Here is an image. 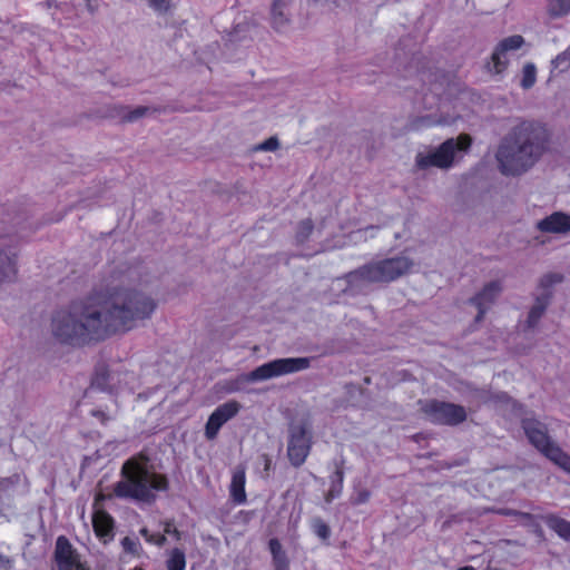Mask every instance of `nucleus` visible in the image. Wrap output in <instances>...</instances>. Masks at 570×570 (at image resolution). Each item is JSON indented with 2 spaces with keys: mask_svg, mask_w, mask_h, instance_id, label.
Masks as SVG:
<instances>
[{
  "mask_svg": "<svg viewBox=\"0 0 570 570\" xmlns=\"http://www.w3.org/2000/svg\"><path fill=\"white\" fill-rule=\"evenodd\" d=\"M472 144V138L468 134H461L456 138H449L439 147H429L419 151L415 156V167L420 170H426L435 167L449 169L453 166L458 153H465Z\"/></svg>",
  "mask_w": 570,
  "mask_h": 570,
  "instance_id": "4",
  "label": "nucleus"
},
{
  "mask_svg": "<svg viewBox=\"0 0 570 570\" xmlns=\"http://www.w3.org/2000/svg\"><path fill=\"white\" fill-rule=\"evenodd\" d=\"M285 9V4L282 1H274L272 7V19L275 28L277 29L283 28L288 21Z\"/></svg>",
  "mask_w": 570,
  "mask_h": 570,
  "instance_id": "26",
  "label": "nucleus"
},
{
  "mask_svg": "<svg viewBox=\"0 0 570 570\" xmlns=\"http://www.w3.org/2000/svg\"><path fill=\"white\" fill-rule=\"evenodd\" d=\"M147 3L158 14H165L171 9L170 0H147Z\"/></svg>",
  "mask_w": 570,
  "mask_h": 570,
  "instance_id": "31",
  "label": "nucleus"
},
{
  "mask_svg": "<svg viewBox=\"0 0 570 570\" xmlns=\"http://www.w3.org/2000/svg\"><path fill=\"white\" fill-rule=\"evenodd\" d=\"M132 570H142V569H141V568H135V569H132Z\"/></svg>",
  "mask_w": 570,
  "mask_h": 570,
  "instance_id": "46",
  "label": "nucleus"
},
{
  "mask_svg": "<svg viewBox=\"0 0 570 570\" xmlns=\"http://www.w3.org/2000/svg\"><path fill=\"white\" fill-rule=\"evenodd\" d=\"M499 513H501L503 515H517L518 511L517 510H511V509H502V510L499 511Z\"/></svg>",
  "mask_w": 570,
  "mask_h": 570,
  "instance_id": "42",
  "label": "nucleus"
},
{
  "mask_svg": "<svg viewBox=\"0 0 570 570\" xmlns=\"http://www.w3.org/2000/svg\"><path fill=\"white\" fill-rule=\"evenodd\" d=\"M0 570H10L9 561L0 556Z\"/></svg>",
  "mask_w": 570,
  "mask_h": 570,
  "instance_id": "41",
  "label": "nucleus"
},
{
  "mask_svg": "<svg viewBox=\"0 0 570 570\" xmlns=\"http://www.w3.org/2000/svg\"><path fill=\"white\" fill-rule=\"evenodd\" d=\"M156 306L155 299L144 291L124 287L81 308L59 313L52 320L51 332L62 344L81 345L135 328L151 317Z\"/></svg>",
  "mask_w": 570,
  "mask_h": 570,
  "instance_id": "1",
  "label": "nucleus"
},
{
  "mask_svg": "<svg viewBox=\"0 0 570 570\" xmlns=\"http://www.w3.org/2000/svg\"><path fill=\"white\" fill-rule=\"evenodd\" d=\"M517 515L520 517L523 520H527V521H533V519H534V517L531 513H528V512L518 511Z\"/></svg>",
  "mask_w": 570,
  "mask_h": 570,
  "instance_id": "40",
  "label": "nucleus"
},
{
  "mask_svg": "<svg viewBox=\"0 0 570 570\" xmlns=\"http://www.w3.org/2000/svg\"><path fill=\"white\" fill-rule=\"evenodd\" d=\"M313 532L322 540H327L331 534L328 525L320 519H315L312 522Z\"/></svg>",
  "mask_w": 570,
  "mask_h": 570,
  "instance_id": "30",
  "label": "nucleus"
},
{
  "mask_svg": "<svg viewBox=\"0 0 570 570\" xmlns=\"http://www.w3.org/2000/svg\"><path fill=\"white\" fill-rule=\"evenodd\" d=\"M459 570H474V568H472V567H463V568H460Z\"/></svg>",
  "mask_w": 570,
  "mask_h": 570,
  "instance_id": "45",
  "label": "nucleus"
},
{
  "mask_svg": "<svg viewBox=\"0 0 570 570\" xmlns=\"http://www.w3.org/2000/svg\"><path fill=\"white\" fill-rule=\"evenodd\" d=\"M569 60L568 52H562L556 57V59L552 60V63L556 68L561 67L563 63H566Z\"/></svg>",
  "mask_w": 570,
  "mask_h": 570,
  "instance_id": "37",
  "label": "nucleus"
},
{
  "mask_svg": "<svg viewBox=\"0 0 570 570\" xmlns=\"http://www.w3.org/2000/svg\"><path fill=\"white\" fill-rule=\"evenodd\" d=\"M523 43L524 39L520 35L510 36L499 42L491 57L497 73L502 72L508 66L507 52L518 50Z\"/></svg>",
  "mask_w": 570,
  "mask_h": 570,
  "instance_id": "12",
  "label": "nucleus"
},
{
  "mask_svg": "<svg viewBox=\"0 0 570 570\" xmlns=\"http://www.w3.org/2000/svg\"><path fill=\"white\" fill-rule=\"evenodd\" d=\"M368 498V493L367 492H362L357 499L358 502H365Z\"/></svg>",
  "mask_w": 570,
  "mask_h": 570,
  "instance_id": "43",
  "label": "nucleus"
},
{
  "mask_svg": "<svg viewBox=\"0 0 570 570\" xmlns=\"http://www.w3.org/2000/svg\"><path fill=\"white\" fill-rule=\"evenodd\" d=\"M535 228L547 234H568L570 232V215L554 212L535 224Z\"/></svg>",
  "mask_w": 570,
  "mask_h": 570,
  "instance_id": "13",
  "label": "nucleus"
},
{
  "mask_svg": "<svg viewBox=\"0 0 570 570\" xmlns=\"http://www.w3.org/2000/svg\"><path fill=\"white\" fill-rule=\"evenodd\" d=\"M478 308V315L475 316V322L479 323L484 318V315L489 308L481 306V305H474Z\"/></svg>",
  "mask_w": 570,
  "mask_h": 570,
  "instance_id": "38",
  "label": "nucleus"
},
{
  "mask_svg": "<svg viewBox=\"0 0 570 570\" xmlns=\"http://www.w3.org/2000/svg\"><path fill=\"white\" fill-rule=\"evenodd\" d=\"M309 357H283L266 362L239 376L242 383H259L309 368Z\"/></svg>",
  "mask_w": 570,
  "mask_h": 570,
  "instance_id": "5",
  "label": "nucleus"
},
{
  "mask_svg": "<svg viewBox=\"0 0 570 570\" xmlns=\"http://www.w3.org/2000/svg\"><path fill=\"white\" fill-rule=\"evenodd\" d=\"M312 232V224L309 220L302 222L298 230H297V238L299 240H304L308 237V235Z\"/></svg>",
  "mask_w": 570,
  "mask_h": 570,
  "instance_id": "34",
  "label": "nucleus"
},
{
  "mask_svg": "<svg viewBox=\"0 0 570 570\" xmlns=\"http://www.w3.org/2000/svg\"><path fill=\"white\" fill-rule=\"evenodd\" d=\"M562 281H563V276H562L561 274H558V273H548V274H544V275L540 278L538 287H539L542 292L551 291V287H552L554 284L561 283Z\"/></svg>",
  "mask_w": 570,
  "mask_h": 570,
  "instance_id": "29",
  "label": "nucleus"
},
{
  "mask_svg": "<svg viewBox=\"0 0 570 570\" xmlns=\"http://www.w3.org/2000/svg\"><path fill=\"white\" fill-rule=\"evenodd\" d=\"M92 528L96 535L106 542L112 538L114 520L107 512L97 508L92 514Z\"/></svg>",
  "mask_w": 570,
  "mask_h": 570,
  "instance_id": "17",
  "label": "nucleus"
},
{
  "mask_svg": "<svg viewBox=\"0 0 570 570\" xmlns=\"http://www.w3.org/2000/svg\"><path fill=\"white\" fill-rule=\"evenodd\" d=\"M246 475L245 470L243 468H237L233 472L232 482L229 485V493L233 501L237 504H243L246 502Z\"/></svg>",
  "mask_w": 570,
  "mask_h": 570,
  "instance_id": "19",
  "label": "nucleus"
},
{
  "mask_svg": "<svg viewBox=\"0 0 570 570\" xmlns=\"http://www.w3.org/2000/svg\"><path fill=\"white\" fill-rule=\"evenodd\" d=\"M556 465L570 474V455L566 453L559 445L550 448L547 456Z\"/></svg>",
  "mask_w": 570,
  "mask_h": 570,
  "instance_id": "23",
  "label": "nucleus"
},
{
  "mask_svg": "<svg viewBox=\"0 0 570 570\" xmlns=\"http://www.w3.org/2000/svg\"><path fill=\"white\" fill-rule=\"evenodd\" d=\"M522 429L530 443L540 451L544 456L549 453L550 448L558 444L551 440L548 434V428L544 423L534 417L522 419Z\"/></svg>",
  "mask_w": 570,
  "mask_h": 570,
  "instance_id": "8",
  "label": "nucleus"
},
{
  "mask_svg": "<svg viewBox=\"0 0 570 570\" xmlns=\"http://www.w3.org/2000/svg\"><path fill=\"white\" fill-rule=\"evenodd\" d=\"M333 472L330 475V488L324 495L327 503L338 498L343 490L344 471L341 461H334L332 463Z\"/></svg>",
  "mask_w": 570,
  "mask_h": 570,
  "instance_id": "18",
  "label": "nucleus"
},
{
  "mask_svg": "<svg viewBox=\"0 0 570 570\" xmlns=\"http://www.w3.org/2000/svg\"><path fill=\"white\" fill-rule=\"evenodd\" d=\"M552 295V291L541 292L540 294L535 295L534 304L530 308L528 318L525 321L527 327L534 328L539 324V321L544 315L548 306L551 303Z\"/></svg>",
  "mask_w": 570,
  "mask_h": 570,
  "instance_id": "16",
  "label": "nucleus"
},
{
  "mask_svg": "<svg viewBox=\"0 0 570 570\" xmlns=\"http://www.w3.org/2000/svg\"><path fill=\"white\" fill-rule=\"evenodd\" d=\"M547 525L556 531L561 538L570 541V522L559 518L554 514H548L544 517Z\"/></svg>",
  "mask_w": 570,
  "mask_h": 570,
  "instance_id": "21",
  "label": "nucleus"
},
{
  "mask_svg": "<svg viewBox=\"0 0 570 570\" xmlns=\"http://www.w3.org/2000/svg\"><path fill=\"white\" fill-rule=\"evenodd\" d=\"M494 397H495V400H498L500 402H509V401H511V397L507 393H504V392L498 393Z\"/></svg>",
  "mask_w": 570,
  "mask_h": 570,
  "instance_id": "39",
  "label": "nucleus"
},
{
  "mask_svg": "<svg viewBox=\"0 0 570 570\" xmlns=\"http://www.w3.org/2000/svg\"><path fill=\"white\" fill-rule=\"evenodd\" d=\"M269 550L273 556L275 570H288V559L278 540L269 541Z\"/></svg>",
  "mask_w": 570,
  "mask_h": 570,
  "instance_id": "22",
  "label": "nucleus"
},
{
  "mask_svg": "<svg viewBox=\"0 0 570 570\" xmlns=\"http://www.w3.org/2000/svg\"><path fill=\"white\" fill-rule=\"evenodd\" d=\"M148 111H149V109L147 107H137L128 115L127 119L130 121H134V120L147 115Z\"/></svg>",
  "mask_w": 570,
  "mask_h": 570,
  "instance_id": "35",
  "label": "nucleus"
},
{
  "mask_svg": "<svg viewBox=\"0 0 570 570\" xmlns=\"http://www.w3.org/2000/svg\"><path fill=\"white\" fill-rule=\"evenodd\" d=\"M392 265L390 261L380 262L365 266L350 275L351 279H363L368 282H380L389 277Z\"/></svg>",
  "mask_w": 570,
  "mask_h": 570,
  "instance_id": "14",
  "label": "nucleus"
},
{
  "mask_svg": "<svg viewBox=\"0 0 570 570\" xmlns=\"http://www.w3.org/2000/svg\"><path fill=\"white\" fill-rule=\"evenodd\" d=\"M548 130L538 121L519 119L501 138L495 160L504 176H520L531 169L549 149Z\"/></svg>",
  "mask_w": 570,
  "mask_h": 570,
  "instance_id": "2",
  "label": "nucleus"
},
{
  "mask_svg": "<svg viewBox=\"0 0 570 570\" xmlns=\"http://www.w3.org/2000/svg\"><path fill=\"white\" fill-rule=\"evenodd\" d=\"M242 405L235 400H230L218 407L209 415L205 425V436L213 440L217 436L220 428L230 419L236 416L240 411Z\"/></svg>",
  "mask_w": 570,
  "mask_h": 570,
  "instance_id": "9",
  "label": "nucleus"
},
{
  "mask_svg": "<svg viewBox=\"0 0 570 570\" xmlns=\"http://www.w3.org/2000/svg\"><path fill=\"white\" fill-rule=\"evenodd\" d=\"M121 546L127 553L132 554V556H139L140 550H141V547H140V543L138 542V540L129 538V537H126L122 539Z\"/></svg>",
  "mask_w": 570,
  "mask_h": 570,
  "instance_id": "32",
  "label": "nucleus"
},
{
  "mask_svg": "<svg viewBox=\"0 0 570 570\" xmlns=\"http://www.w3.org/2000/svg\"><path fill=\"white\" fill-rule=\"evenodd\" d=\"M279 147V142L277 138L271 137L267 140L263 141L258 146L255 147V150L258 151H274Z\"/></svg>",
  "mask_w": 570,
  "mask_h": 570,
  "instance_id": "33",
  "label": "nucleus"
},
{
  "mask_svg": "<svg viewBox=\"0 0 570 570\" xmlns=\"http://www.w3.org/2000/svg\"><path fill=\"white\" fill-rule=\"evenodd\" d=\"M537 69L531 62L524 65L522 70L521 86L523 89H530L535 82Z\"/></svg>",
  "mask_w": 570,
  "mask_h": 570,
  "instance_id": "28",
  "label": "nucleus"
},
{
  "mask_svg": "<svg viewBox=\"0 0 570 570\" xmlns=\"http://www.w3.org/2000/svg\"><path fill=\"white\" fill-rule=\"evenodd\" d=\"M87 11L90 14H95L98 11V0H83Z\"/></svg>",
  "mask_w": 570,
  "mask_h": 570,
  "instance_id": "36",
  "label": "nucleus"
},
{
  "mask_svg": "<svg viewBox=\"0 0 570 570\" xmlns=\"http://www.w3.org/2000/svg\"><path fill=\"white\" fill-rule=\"evenodd\" d=\"M167 570H185L186 569V557L181 549L174 548L167 553L166 561Z\"/></svg>",
  "mask_w": 570,
  "mask_h": 570,
  "instance_id": "24",
  "label": "nucleus"
},
{
  "mask_svg": "<svg viewBox=\"0 0 570 570\" xmlns=\"http://www.w3.org/2000/svg\"><path fill=\"white\" fill-rule=\"evenodd\" d=\"M56 559L59 570H88L80 561L69 541L59 537L56 543Z\"/></svg>",
  "mask_w": 570,
  "mask_h": 570,
  "instance_id": "11",
  "label": "nucleus"
},
{
  "mask_svg": "<svg viewBox=\"0 0 570 570\" xmlns=\"http://www.w3.org/2000/svg\"><path fill=\"white\" fill-rule=\"evenodd\" d=\"M414 261L406 254L394 257V278L403 276L412 271Z\"/></svg>",
  "mask_w": 570,
  "mask_h": 570,
  "instance_id": "25",
  "label": "nucleus"
},
{
  "mask_svg": "<svg viewBox=\"0 0 570 570\" xmlns=\"http://www.w3.org/2000/svg\"><path fill=\"white\" fill-rule=\"evenodd\" d=\"M502 283L500 281H492L483 286V288L469 299L471 305H481L487 308L497 301L502 293Z\"/></svg>",
  "mask_w": 570,
  "mask_h": 570,
  "instance_id": "15",
  "label": "nucleus"
},
{
  "mask_svg": "<svg viewBox=\"0 0 570 570\" xmlns=\"http://www.w3.org/2000/svg\"><path fill=\"white\" fill-rule=\"evenodd\" d=\"M570 12V0H550L549 13L551 17L560 18Z\"/></svg>",
  "mask_w": 570,
  "mask_h": 570,
  "instance_id": "27",
  "label": "nucleus"
},
{
  "mask_svg": "<svg viewBox=\"0 0 570 570\" xmlns=\"http://www.w3.org/2000/svg\"><path fill=\"white\" fill-rule=\"evenodd\" d=\"M168 488L167 478L154 471L146 456L127 460L121 468V480L114 487V495L141 502H153L157 491Z\"/></svg>",
  "mask_w": 570,
  "mask_h": 570,
  "instance_id": "3",
  "label": "nucleus"
},
{
  "mask_svg": "<svg viewBox=\"0 0 570 570\" xmlns=\"http://www.w3.org/2000/svg\"><path fill=\"white\" fill-rule=\"evenodd\" d=\"M141 534L145 539L156 546H164L167 542V538L170 537L175 541L180 540V532L171 522H166L164 527V534H151L147 529L141 530Z\"/></svg>",
  "mask_w": 570,
  "mask_h": 570,
  "instance_id": "20",
  "label": "nucleus"
},
{
  "mask_svg": "<svg viewBox=\"0 0 570 570\" xmlns=\"http://www.w3.org/2000/svg\"><path fill=\"white\" fill-rule=\"evenodd\" d=\"M105 498H106V497H105L104 494L99 493V494L97 495V498H96V505L98 504V501H99V500H104Z\"/></svg>",
  "mask_w": 570,
  "mask_h": 570,
  "instance_id": "44",
  "label": "nucleus"
},
{
  "mask_svg": "<svg viewBox=\"0 0 570 570\" xmlns=\"http://www.w3.org/2000/svg\"><path fill=\"white\" fill-rule=\"evenodd\" d=\"M18 253L11 239L0 237V285L11 283L18 274Z\"/></svg>",
  "mask_w": 570,
  "mask_h": 570,
  "instance_id": "10",
  "label": "nucleus"
},
{
  "mask_svg": "<svg viewBox=\"0 0 570 570\" xmlns=\"http://www.w3.org/2000/svg\"><path fill=\"white\" fill-rule=\"evenodd\" d=\"M312 436L306 424H295L289 430L287 455L294 466L302 465L311 451Z\"/></svg>",
  "mask_w": 570,
  "mask_h": 570,
  "instance_id": "7",
  "label": "nucleus"
},
{
  "mask_svg": "<svg viewBox=\"0 0 570 570\" xmlns=\"http://www.w3.org/2000/svg\"><path fill=\"white\" fill-rule=\"evenodd\" d=\"M422 409L430 420L435 423L458 425L466 420L465 409L458 404L431 400Z\"/></svg>",
  "mask_w": 570,
  "mask_h": 570,
  "instance_id": "6",
  "label": "nucleus"
}]
</instances>
